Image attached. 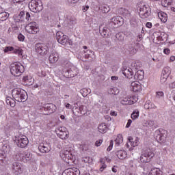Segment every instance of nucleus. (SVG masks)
<instances>
[{"mask_svg":"<svg viewBox=\"0 0 175 175\" xmlns=\"http://www.w3.org/2000/svg\"><path fill=\"white\" fill-rule=\"evenodd\" d=\"M23 81L25 83H29V84H32V83H33V79H32V77H28V76L23 77Z\"/></svg>","mask_w":175,"mask_h":175,"instance_id":"obj_44","label":"nucleus"},{"mask_svg":"<svg viewBox=\"0 0 175 175\" xmlns=\"http://www.w3.org/2000/svg\"><path fill=\"white\" fill-rule=\"evenodd\" d=\"M116 38L118 42H119L120 44H121V43H122V42H124V36H122V34L118 33L116 35Z\"/></svg>","mask_w":175,"mask_h":175,"instance_id":"obj_45","label":"nucleus"},{"mask_svg":"<svg viewBox=\"0 0 175 175\" xmlns=\"http://www.w3.org/2000/svg\"><path fill=\"white\" fill-rule=\"evenodd\" d=\"M156 96L157 98H162L163 96V92H157Z\"/></svg>","mask_w":175,"mask_h":175,"instance_id":"obj_58","label":"nucleus"},{"mask_svg":"<svg viewBox=\"0 0 175 175\" xmlns=\"http://www.w3.org/2000/svg\"><path fill=\"white\" fill-rule=\"evenodd\" d=\"M129 51L130 54L133 55L136 54V53H137V49H136L133 47H131V48H129Z\"/></svg>","mask_w":175,"mask_h":175,"instance_id":"obj_52","label":"nucleus"},{"mask_svg":"<svg viewBox=\"0 0 175 175\" xmlns=\"http://www.w3.org/2000/svg\"><path fill=\"white\" fill-rule=\"evenodd\" d=\"M155 154L151 149H147L144 154L140 156V161L142 163H147L154 158Z\"/></svg>","mask_w":175,"mask_h":175,"instance_id":"obj_4","label":"nucleus"},{"mask_svg":"<svg viewBox=\"0 0 175 175\" xmlns=\"http://www.w3.org/2000/svg\"><path fill=\"white\" fill-rule=\"evenodd\" d=\"M13 53H14V54L18 55V57H23L24 51H23V49H21V48H18V49L14 48Z\"/></svg>","mask_w":175,"mask_h":175,"instance_id":"obj_41","label":"nucleus"},{"mask_svg":"<svg viewBox=\"0 0 175 175\" xmlns=\"http://www.w3.org/2000/svg\"><path fill=\"white\" fill-rule=\"evenodd\" d=\"M38 150L40 151V152H50V148H48L47 146H44V144H40L38 146Z\"/></svg>","mask_w":175,"mask_h":175,"instance_id":"obj_30","label":"nucleus"},{"mask_svg":"<svg viewBox=\"0 0 175 175\" xmlns=\"http://www.w3.org/2000/svg\"><path fill=\"white\" fill-rule=\"evenodd\" d=\"M55 38L58 42V43H59L60 44H62V43L64 42V40H65L66 36L64 35V33H62V31H57L56 33V36Z\"/></svg>","mask_w":175,"mask_h":175,"instance_id":"obj_19","label":"nucleus"},{"mask_svg":"<svg viewBox=\"0 0 175 175\" xmlns=\"http://www.w3.org/2000/svg\"><path fill=\"white\" fill-rule=\"evenodd\" d=\"M107 167V165L105 164H101V166L100 167V172H103L105 169Z\"/></svg>","mask_w":175,"mask_h":175,"instance_id":"obj_59","label":"nucleus"},{"mask_svg":"<svg viewBox=\"0 0 175 175\" xmlns=\"http://www.w3.org/2000/svg\"><path fill=\"white\" fill-rule=\"evenodd\" d=\"M57 109V107L54 104L49 103V104H45L44 106V109L46 111H49L50 114L54 113L55 111V109Z\"/></svg>","mask_w":175,"mask_h":175,"instance_id":"obj_17","label":"nucleus"},{"mask_svg":"<svg viewBox=\"0 0 175 175\" xmlns=\"http://www.w3.org/2000/svg\"><path fill=\"white\" fill-rule=\"evenodd\" d=\"M101 10L103 13H109L110 12V7L107 5L101 6Z\"/></svg>","mask_w":175,"mask_h":175,"instance_id":"obj_49","label":"nucleus"},{"mask_svg":"<svg viewBox=\"0 0 175 175\" xmlns=\"http://www.w3.org/2000/svg\"><path fill=\"white\" fill-rule=\"evenodd\" d=\"M122 142H124V138H122V135L120 134H118L117 135V137L115 139V143L116 146H120V144H121Z\"/></svg>","mask_w":175,"mask_h":175,"instance_id":"obj_34","label":"nucleus"},{"mask_svg":"<svg viewBox=\"0 0 175 175\" xmlns=\"http://www.w3.org/2000/svg\"><path fill=\"white\" fill-rule=\"evenodd\" d=\"M8 17H9V14H8V13H0V21H5V20H8Z\"/></svg>","mask_w":175,"mask_h":175,"instance_id":"obj_42","label":"nucleus"},{"mask_svg":"<svg viewBox=\"0 0 175 175\" xmlns=\"http://www.w3.org/2000/svg\"><path fill=\"white\" fill-rule=\"evenodd\" d=\"M166 136H167V131L164 129H160L154 132V138L158 143H163Z\"/></svg>","mask_w":175,"mask_h":175,"instance_id":"obj_5","label":"nucleus"},{"mask_svg":"<svg viewBox=\"0 0 175 175\" xmlns=\"http://www.w3.org/2000/svg\"><path fill=\"white\" fill-rule=\"evenodd\" d=\"M130 24L133 27H137V19L136 18V17L133 16L131 18V19L130 20Z\"/></svg>","mask_w":175,"mask_h":175,"instance_id":"obj_48","label":"nucleus"},{"mask_svg":"<svg viewBox=\"0 0 175 175\" xmlns=\"http://www.w3.org/2000/svg\"><path fill=\"white\" fill-rule=\"evenodd\" d=\"M24 16H25V12L21 11L18 14H16L14 16V19L15 23H24Z\"/></svg>","mask_w":175,"mask_h":175,"instance_id":"obj_16","label":"nucleus"},{"mask_svg":"<svg viewBox=\"0 0 175 175\" xmlns=\"http://www.w3.org/2000/svg\"><path fill=\"white\" fill-rule=\"evenodd\" d=\"M15 143H16L18 147H20L21 148H25V147L28 146V143H29V142L27 136L22 135L16 138Z\"/></svg>","mask_w":175,"mask_h":175,"instance_id":"obj_7","label":"nucleus"},{"mask_svg":"<svg viewBox=\"0 0 175 175\" xmlns=\"http://www.w3.org/2000/svg\"><path fill=\"white\" fill-rule=\"evenodd\" d=\"M5 159H6V153L0 150V163H5Z\"/></svg>","mask_w":175,"mask_h":175,"instance_id":"obj_40","label":"nucleus"},{"mask_svg":"<svg viewBox=\"0 0 175 175\" xmlns=\"http://www.w3.org/2000/svg\"><path fill=\"white\" fill-rule=\"evenodd\" d=\"M88 9H90V6H88V5L83 6V7L82 8L83 12H87V10H88Z\"/></svg>","mask_w":175,"mask_h":175,"instance_id":"obj_64","label":"nucleus"},{"mask_svg":"<svg viewBox=\"0 0 175 175\" xmlns=\"http://www.w3.org/2000/svg\"><path fill=\"white\" fill-rule=\"evenodd\" d=\"M14 50V47H13V46H6L5 49H4V50H3V51H4V53H10V51H13Z\"/></svg>","mask_w":175,"mask_h":175,"instance_id":"obj_51","label":"nucleus"},{"mask_svg":"<svg viewBox=\"0 0 175 175\" xmlns=\"http://www.w3.org/2000/svg\"><path fill=\"white\" fill-rule=\"evenodd\" d=\"M11 170L15 175L23 173V165L20 162H14L11 165Z\"/></svg>","mask_w":175,"mask_h":175,"instance_id":"obj_12","label":"nucleus"},{"mask_svg":"<svg viewBox=\"0 0 175 175\" xmlns=\"http://www.w3.org/2000/svg\"><path fill=\"white\" fill-rule=\"evenodd\" d=\"M80 94H81L83 98H85V96L91 94V89L83 88L80 90Z\"/></svg>","mask_w":175,"mask_h":175,"instance_id":"obj_32","label":"nucleus"},{"mask_svg":"<svg viewBox=\"0 0 175 175\" xmlns=\"http://www.w3.org/2000/svg\"><path fill=\"white\" fill-rule=\"evenodd\" d=\"M30 18H31V14H29V12H27L25 19L27 20V21H29Z\"/></svg>","mask_w":175,"mask_h":175,"instance_id":"obj_61","label":"nucleus"},{"mask_svg":"<svg viewBox=\"0 0 175 175\" xmlns=\"http://www.w3.org/2000/svg\"><path fill=\"white\" fill-rule=\"evenodd\" d=\"M151 16V8L149 5H144L139 8V17L141 18H148Z\"/></svg>","mask_w":175,"mask_h":175,"instance_id":"obj_9","label":"nucleus"},{"mask_svg":"<svg viewBox=\"0 0 175 175\" xmlns=\"http://www.w3.org/2000/svg\"><path fill=\"white\" fill-rule=\"evenodd\" d=\"M139 114H140V112L139 111V110L135 109L131 113V118H132V120H137V118H139Z\"/></svg>","mask_w":175,"mask_h":175,"instance_id":"obj_35","label":"nucleus"},{"mask_svg":"<svg viewBox=\"0 0 175 175\" xmlns=\"http://www.w3.org/2000/svg\"><path fill=\"white\" fill-rule=\"evenodd\" d=\"M123 14L126 17H129L131 16V13H129V11H128V10H124V12L123 13Z\"/></svg>","mask_w":175,"mask_h":175,"instance_id":"obj_60","label":"nucleus"},{"mask_svg":"<svg viewBox=\"0 0 175 175\" xmlns=\"http://www.w3.org/2000/svg\"><path fill=\"white\" fill-rule=\"evenodd\" d=\"M120 92V90L117 89L116 88H111L109 90V94L111 95H117Z\"/></svg>","mask_w":175,"mask_h":175,"instance_id":"obj_47","label":"nucleus"},{"mask_svg":"<svg viewBox=\"0 0 175 175\" xmlns=\"http://www.w3.org/2000/svg\"><path fill=\"white\" fill-rule=\"evenodd\" d=\"M49 62L51 64H55L58 61V53L55 51H53L49 57Z\"/></svg>","mask_w":175,"mask_h":175,"instance_id":"obj_21","label":"nucleus"},{"mask_svg":"<svg viewBox=\"0 0 175 175\" xmlns=\"http://www.w3.org/2000/svg\"><path fill=\"white\" fill-rule=\"evenodd\" d=\"M38 76L40 77H46V72L42 71V70L38 72Z\"/></svg>","mask_w":175,"mask_h":175,"instance_id":"obj_54","label":"nucleus"},{"mask_svg":"<svg viewBox=\"0 0 175 175\" xmlns=\"http://www.w3.org/2000/svg\"><path fill=\"white\" fill-rule=\"evenodd\" d=\"M116 155L118 158H119V159H125L128 154L126 153V152H125V150H120L116 152Z\"/></svg>","mask_w":175,"mask_h":175,"instance_id":"obj_22","label":"nucleus"},{"mask_svg":"<svg viewBox=\"0 0 175 175\" xmlns=\"http://www.w3.org/2000/svg\"><path fill=\"white\" fill-rule=\"evenodd\" d=\"M24 1L25 0H13L12 2L13 3L16 4V3H18L19 5H23V2H24Z\"/></svg>","mask_w":175,"mask_h":175,"instance_id":"obj_55","label":"nucleus"},{"mask_svg":"<svg viewBox=\"0 0 175 175\" xmlns=\"http://www.w3.org/2000/svg\"><path fill=\"white\" fill-rule=\"evenodd\" d=\"M64 24L66 27H68V28H73L75 21L73 19H67L64 21Z\"/></svg>","mask_w":175,"mask_h":175,"instance_id":"obj_29","label":"nucleus"},{"mask_svg":"<svg viewBox=\"0 0 175 175\" xmlns=\"http://www.w3.org/2000/svg\"><path fill=\"white\" fill-rule=\"evenodd\" d=\"M82 161L83 162H85V163H90V157H83Z\"/></svg>","mask_w":175,"mask_h":175,"instance_id":"obj_56","label":"nucleus"},{"mask_svg":"<svg viewBox=\"0 0 175 175\" xmlns=\"http://www.w3.org/2000/svg\"><path fill=\"white\" fill-rule=\"evenodd\" d=\"M142 71L139 70L137 71L135 75H133V77L135 80H142L143 79V75L141 74Z\"/></svg>","mask_w":175,"mask_h":175,"instance_id":"obj_39","label":"nucleus"},{"mask_svg":"<svg viewBox=\"0 0 175 175\" xmlns=\"http://www.w3.org/2000/svg\"><path fill=\"white\" fill-rule=\"evenodd\" d=\"M60 155L62 158H63L64 161L72 159V152H70V150H69V148H65L64 150L62 151Z\"/></svg>","mask_w":175,"mask_h":175,"instance_id":"obj_13","label":"nucleus"},{"mask_svg":"<svg viewBox=\"0 0 175 175\" xmlns=\"http://www.w3.org/2000/svg\"><path fill=\"white\" fill-rule=\"evenodd\" d=\"M168 77H169L167 75H165L162 74L161 77V79H160L161 84H165V83H166V81L167 80Z\"/></svg>","mask_w":175,"mask_h":175,"instance_id":"obj_50","label":"nucleus"},{"mask_svg":"<svg viewBox=\"0 0 175 175\" xmlns=\"http://www.w3.org/2000/svg\"><path fill=\"white\" fill-rule=\"evenodd\" d=\"M122 72L127 79H132L133 77V70L131 68H123Z\"/></svg>","mask_w":175,"mask_h":175,"instance_id":"obj_15","label":"nucleus"},{"mask_svg":"<svg viewBox=\"0 0 175 175\" xmlns=\"http://www.w3.org/2000/svg\"><path fill=\"white\" fill-rule=\"evenodd\" d=\"M163 53H164V54H166V55H167V54H170V49H165L164 50H163Z\"/></svg>","mask_w":175,"mask_h":175,"instance_id":"obj_63","label":"nucleus"},{"mask_svg":"<svg viewBox=\"0 0 175 175\" xmlns=\"http://www.w3.org/2000/svg\"><path fill=\"white\" fill-rule=\"evenodd\" d=\"M75 110H79L77 111V113H80V114H82L83 116L87 113V107L83 105L79 106V108H75Z\"/></svg>","mask_w":175,"mask_h":175,"instance_id":"obj_28","label":"nucleus"},{"mask_svg":"<svg viewBox=\"0 0 175 175\" xmlns=\"http://www.w3.org/2000/svg\"><path fill=\"white\" fill-rule=\"evenodd\" d=\"M102 143H103V140L99 139L98 141L96 142L95 146H96V147H99Z\"/></svg>","mask_w":175,"mask_h":175,"instance_id":"obj_57","label":"nucleus"},{"mask_svg":"<svg viewBox=\"0 0 175 175\" xmlns=\"http://www.w3.org/2000/svg\"><path fill=\"white\" fill-rule=\"evenodd\" d=\"M7 105L11 106V107H14L16 104L14 103V100L12 99L10 97H8L5 100Z\"/></svg>","mask_w":175,"mask_h":175,"instance_id":"obj_38","label":"nucleus"},{"mask_svg":"<svg viewBox=\"0 0 175 175\" xmlns=\"http://www.w3.org/2000/svg\"><path fill=\"white\" fill-rule=\"evenodd\" d=\"M131 124H132V120L129 119L128 120V122H127L126 125V128H129V126H131Z\"/></svg>","mask_w":175,"mask_h":175,"instance_id":"obj_62","label":"nucleus"},{"mask_svg":"<svg viewBox=\"0 0 175 175\" xmlns=\"http://www.w3.org/2000/svg\"><path fill=\"white\" fill-rule=\"evenodd\" d=\"M131 90L133 92H139V91H142V85L138 81H134L131 83Z\"/></svg>","mask_w":175,"mask_h":175,"instance_id":"obj_18","label":"nucleus"},{"mask_svg":"<svg viewBox=\"0 0 175 175\" xmlns=\"http://www.w3.org/2000/svg\"><path fill=\"white\" fill-rule=\"evenodd\" d=\"M83 51L85 53L84 57L85 58H86V59H88V58L92 57V54H94V52H92L91 50H87L86 51Z\"/></svg>","mask_w":175,"mask_h":175,"instance_id":"obj_46","label":"nucleus"},{"mask_svg":"<svg viewBox=\"0 0 175 175\" xmlns=\"http://www.w3.org/2000/svg\"><path fill=\"white\" fill-rule=\"evenodd\" d=\"M120 103L122 105H133L134 102L131 97H124L121 100Z\"/></svg>","mask_w":175,"mask_h":175,"instance_id":"obj_24","label":"nucleus"},{"mask_svg":"<svg viewBox=\"0 0 175 175\" xmlns=\"http://www.w3.org/2000/svg\"><path fill=\"white\" fill-rule=\"evenodd\" d=\"M35 50L40 55H46L49 53V46L46 44L37 43L35 45Z\"/></svg>","mask_w":175,"mask_h":175,"instance_id":"obj_6","label":"nucleus"},{"mask_svg":"<svg viewBox=\"0 0 175 175\" xmlns=\"http://www.w3.org/2000/svg\"><path fill=\"white\" fill-rule=\"evenodd\" d=\"M12 96L14 100H16V102L24 103L28 99L27 92L20 88H16L12 90Z\"/></svg>","mask_w":175,"mask_h":175,"instance_id":"obj_1","label":"nucleus"},{"mask_svg":"<svg viewBox=\"0 0 175 175\" xmlns=\"http://www.w3.org/2000/svg\"><path fill=\"white\" fill-rule=\"evenodd\" d=\"M144 109H146L147 110L150 109H157V106L150 101H146L144 105Z\"/></svg>","mask_w":175,"mask_h":175,"instance_id":"obj_31","label":"nucleus"},{"mask_svg":"<svg viewBox=\"0 0 175 175\" xmlns=\"http://www.w3.org/2000/svg\"><path fill=\"white\" fill-rule=\"evenodd\" d=\"M18 39L19 42H24V40H25V36H24L23 33H20L18 36Z\"/></svg>","mask_w":175,"mask_h":175,"instance_id":"obj_53","label":"nucleus"},{"mask_svg":"<svg viewBox=\"0 0 175 175\" xmlns=\"http://www.w3.org/2000/svg\"><path fill=\"white\" fill-rule=\"evenodd\" d=\"M10 69L11 75H12V76H15L16 77L21 76V74L24 72V66L18 63L12 64L10 66Z\"/></svg>","mask_w":175,"mask_h":175,"instance_id":"obj_2","label":"nucleus"},{"mask_svg":"<svg viewBox=\"0 0 175 175\" xmlns=\"http://www.w3.org/2000/svg\"><path fill=\"white\" fill-rule=\"evenodd\" d=\"M129 141L130 142L133 147H136L137 146H139V137H135V139H134L132 137H129Z\"/></svg>","mask_w":175,"mask_h":175,"instance_id":"obj_27","label":"nucleus"},{"mask_svg":"<svg viewBox=\"0 0 175 175\" xmlns=\"http://www.w3.org/2000/svg\"><path fill=\"white\" fill-rule=\"evenodd\" d=\"M75 69L74 67H71L70 68H65L63 72H64V76L66 77L67 79H70L72 77H75V72H73V70Z\"/></svg>","mask_w":175,"mask_h":175,"instance_id":"obj_14","label":"nucleus"},{"mask_svg":"<svg viewBox=\"0 0 175 175\" xmlns=\"http://www.w3.org/2000/svg\"><path fill=\"white\" fill-rule=\"evenodd\" d=\"M62 44L63 46H72V44H73V42L72 40L66 37V39L64 40L63 42H62Z\"/></svg>","mask_w":175,"mask_h":175,"instance_id":"obj_37","label":"nucleus"},{"mask_svg":"<svg viewBox=\"0 0 175 175\" xmlns=\"http://www.w3.org/2000/svg\"><path fill=\"white\" fill-rule=\"evenodd\" d=\"M170 73H172V70L170 69V67L167 66L163 69L162 75L169 77L170 75Z\"/></svg>","mask_w":175,"mask_h":175,"instance_id":"obj_36","label":"nucleus"},{"mask_svg":"<svg viewBox=\"0 0 175 175\" xmlns=\"http://www.w3.org/2000/svg\"><path fill=\"white\" fill-rule=\"evenodd\" d=\"M25 29L28 33L36 35L39 32V25L36 22H31L27 25Z\"/></svg>","mask_w":175,"mask_h":175,"instance_id":"obj_8","label":"nucleus"},{"mask_svg":"<svg viewBox=\"0 0 175 175\" xmlns=\"http://www.w3.org/2000/svg\"><path fill=\"white\" fill-rule=\"evenodd\" d=\"M148 175H162V171L159 168H152Z\"/></svg>","mask_w":175,"mask_h":175,"instance_id":"obj_25","label":"nucleus"},{"mask_svg":"<svg viewBox=\"0 0 175 175\" xmlns=\"http://www.w3.org/2000/svg\"><path fill=\"white\" fill-rule=\"evenodd\" d=\"M55 132L60 139L65 140L69 137V132L66 131L65 127H58L55 129Z\"/></svg>","mask_w":175,"mask_h":175,"instance_id":"obj_11","label":"nucleus"},{"mask_svg":"<svg viewBox=\"0 0 175 175\" xmlns=\"http://www.w3.org/2000/svg\"><path fill=\"white\" fill-rule=\"evenodd\" d=\"M29 8L33 13H39L43 10V3L42 0H31L29 3Z\"/></svg>","mask_w":175,"mask_h":175,"instance_id":"obj_3","label":"nucleus"},{"mask_svg":"<svg viewBox=\"0 0 175 175\" xmlns=\"http://www.w3.org/2000/svg\"><path fill=\"white\" fill-rule=\"evenodd\" d=\"M22 158L23 161L24 159H25V161H31V159H32V154L29 152H25Z\"/></svg>","mask_w":175,"mask_h":175,"instance_id":"obj_33","label":"nucleus"},{"mask_svg":"<svg viewBox=\"0 0 175 175\" xmlns=\"http://www.w3.org/2000/svg\"><path fill=\"white\" fill-rule=\"evenodd\" d=\"M123 24L124 18L121 16H117L111 19L109 26L111 27V28H118V27H121Z\"/></svg>","mask_w":175,"mask_h":175,"instance_id":"obj_10","label":"nucleus"},{"mask_svg":"<svg viewBox=\"0 0 175 175\" xmlns=\"http://www.w3.org/2000/svg\"><path fill=\"white\" fill-rule=\"evenodd\" d=\"M173 0H163L161 1V5L162 6H164V8H166L167 6H170Z\"/></svg>","mask_w":175,"mask_h":175,"instance_id":"obj_43","label":"nucleus"},{"mask_svg":"<svg viewBox=\"0 0 175 175\" xmlns=\"http://www.w3.org/2000/svg\"><path fill=\"white\" fill-rule=\"evenodd\" d=\"M158 17L162 23H166L167 21V14L163 12H159Z\"/></svg>","mask_w":175,"mask_h":175,"instance_id":"obj_23","label":"nucleus"},{"mask_svg":"<svg viewBox=\"0 0 175 175\" xmlns=\"http://www.w3.org/2000/svg\"><path fill=\"white\" fill-rule=\"evenodd\" d=\"M98 131L100 133H106L107 132V126L106 123H101L98 125Z\"/></svg>","mask_w":175,"mask_h":175,"instance_id":"obj_26","label":"nucleus"},{"mask_svg":"<svg viewBox=\"0 0 175 175\" xmlns=\"http://www.w3.org/2000/svg\"><path fill=\"white\" fill-rule=\"evenodd\" d=\"M99 32L103 38H109V30L107 27L100 26Z\"/></svg>","mask_w":175,"mask_h":175,"instance_id":"obj_20","label":"nucleus"}]
</instances>
